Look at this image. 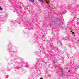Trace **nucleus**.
<instances>
[{
  "label": "nucleus",
  "mask_w": 79,
  "mask_h": 79,
  "mask_svg": "<svg viewBox=\"0 0 79 79\" xmlns=\"http://www.w3.org/2000/svg\"><path fill=\"white\" fill-rule=\"evenodd\" d=\"M29 1L32 3H34V0H29Z\"/></svg>",
  "instance_id": "nucleus-1"
},
{
  "label": "nucleus",
  "mask_w": 79,
  "mask_h": 79,
  "mask_svg": "<svg viewBox=\"0 0 79 79\" xmlns=\"http://www.w3.org/2000/svg\"><path fill=\"white\" fill-rule=\"evenodd\" d=\"M2 10V8H1V6H0V10Z\"/></svg>",
  "instance_id": "nucleus-2"
},
{
  "label": "nucleus",
  "mask_w": 79,
  "mask_h": 79,
  "mask_svg": "<svg viewBox=\"0 0 79 79\" xmlns=\"http://www.w3.org/2000/svg\"><path fill=\"white\" fill-rule=\"evenodd\" d=\"M53 63L54 64L55 63V60H54L53 61Z\"/></svg>",
  "instance_id": "nucleus-3"
},
{
  "label": "nucleus",
  "mask_w": 79,
  "mask_h": 79,
  "mask_svg": "<svg viewBox=\"0 0 79 79\" xmlns=\"http://www.w3.org/2000/svg\"><path fill=\"white\" fill-rule=\"evenodd\" d=\"M46 2L47 3H48L49 2L48 1H46Z\"/></svg>",
  "instance_id": "nucleus-4"
},
{
  "label": "nucleus",
  "mask_w": 79,
  "mask_h": 79,
  "mask_svg": "<svg viewBox=\"0 0 79 79\" xmlns=\"http://www.w3.org/2000/svg\"><path fill=\"white\" fill-rule=\"evenodd\" d=\"M40 79H43V78H42V77H41L40 78Z\"/></svg>",
  "instance_id": "nucleus-5"
},
{
  "label": "nucleus",
  "mask_w": 79,
  "mask_h": 79,
  "mask_svg": "<svg viewBox=\"0 0 79 79\" xmlns=\"http://www.w3.org/2000/svg\"><path fill=\"white\" fill-rule=\"evenodd\" d=\"M68 71H69V73H70V70H69Z\"/></svg>",
  "instance_id": "nucleus-6"
},
{
  "label": "nucleus",
  "mask_w": 79,
  "mask_h": 79,
  "mask_svg": "<svg viewBox=\"0 0 79 79\" xmlns=\"http://www.w3.org/2000/svg\"><path fill=\"white\" fill-rule=\"evenodd\" d=\"M73 34H74V32H73Z\"/></svg>",
  "instance_id": "nucleus-7"
},
{
  "label": "nucleus",
  "mask_w": 79,
  "mask_h": 79,
  "mask_svg": "<svg viewBox=\"0 0 79 79\" xmlns=\"http://www.w3.org/2000/svg\"><path fill=\"white\" fill-rule=\"evenodd\" d=\"M60 69H61V68H60Z\"/></svg>",
  "instance_id": "nucleus-8"
}]
</instances>
